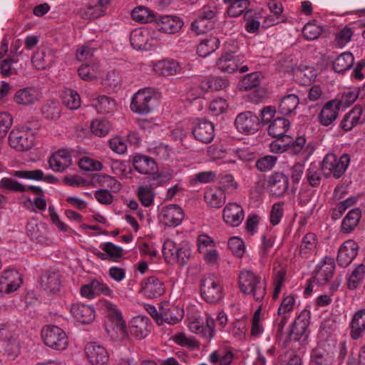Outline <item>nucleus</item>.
<instances>
[{"label": "nucleus", "mask_w": 365, "mask_h": 365, "mask_svg": "<svg viewBox=\"0 0 365 365\" xmlns=\"http://www.w3.org/2000/svg\"><path fill=\"white\" fill-rule=\"evenodd\" d=\"M104 306L106 311L104 327L108 336L116 341L125 339L128 332L121 312L110 302H106Z\"/></svg>", "instance_id": "nucleus-1"}, {"label": "nucleus", "mask_w": 365, "mask_h": 365, "mask_svg": "<svg viewBox=\"0 0 365 365\" xmlns=\"http://www.w3.org/2000/svg\"><path fill=\"white\" fill-rule=\"evenodd\" d=\"M239 287L245 295H252L256 302H262L267 292V282L251 270H242L239 274Z\"/></svg>", "instance_id": "nucleus-2"}, {"label": "nucleus", "mask_w": 365, "mask_h": 365, "mask_svg": "<svg viewBox=\"0 0 365 365\" xmlns=\"http://www.w3.org/2000/svg\"><path fill=\"white\" fill-rule=\"evenodd\" d=\"M132 163L138 173L142 175H151V187L162 186L168 182V178L165 175L157 173L158 165L152 158L143 154H138L133 157Z\"/></svg>", "instance_id": "nucleus-3"}, {"label": "nucleus", "mask_w": 365, "mask_h": 365, "mask_svg": "<svg viewBox=\"0 0 365 365\" xmlns=\"http://www.w3.org/2000/svg\"><path fill=\"white\" fill-rule=\"evenodd\" d=\"M349 162L350 158L347 154H343L338 158L334 153H327L319 164L322 168L324 178L332 176L335 179H339L345 173Z\"/></svg>", "instance_id": "nucleus-4"}, {"label": "nucleus", "mask_w": 365, "mask_h": 365, "mask_svg": "<svg viewBox=\"0 0 365 365\" xmlns=\"http://www.w3.org/2000/svg\"><path fill=\"white\" fill-rule=\"evenodd\" d=\"M201 297L209 304H215L224 297L223 286L214 275L203 277L200 282Z\"/></svg>", "instance_id": "nucleus-5"}, {"label": "nucleus", "mask_w": 365, "mask_h": 365, "mask_svg": "<svg viewBox=\"0 0 365 365\" xmlns=\"http://www.w3.org/2000/svg\"><path fill=\"white\" fill-rule=\"evenodd\" d=\"M156 104L155 96L150 88L139 90L132 98L130 109L140 115H147L150 113Z\"/></svg>", "instance_id": "nucleus-6"}, {"label": "nucleus", "mask_w": 365, "mask_h": 365, "mask_svg": "<svg viewBox=\"0 0 365 365\" xmlns=\"http://www.w3.org/2000/svg\"><path fill=\"white\" fill-rule=\"evenodd\" d=\"M41 338L44 344L55 350L62 351L68 346V341L66 332L54 325H46L41 330Z\"/></svg>", "instance_id": "nucleus-7"}, {"label": "nucleus", "mask_w": 365, "mask_h": 365, "mask_svg": "<svg viewBox=\"0 0 365 365\" xmlns=\"http://www.w3.org/2000/svg\"><path fill=\"white\" fill-rule=\"evenodd\" d=\"M34 136L29 127L12 130L9 135V145L17 151L29 150L34 145Z\"/></svg>", "instance_id": "nucleus-8"}, {"label": "nucleus", "mask_w": 365, "mask_h": 365, "mask_svg": "<svg viewBox=\"0 0 365 365\" xmlns=\"http://www.w3.org/2000/svg\"><path fill=\"white\" fill-rule=\"evenodd\" d=\"M259 117L252 111H245L239 113L235 120L236 129L242 134L252 135L260 128Z\"/></svg>", "instance_id": "nucleus-9"}, {"label": "nucleus", "mask_w": 365, "mask_h": 365, "mask_svg": "<svg viewBox=\"0 0 365 365\" xmlns=\"http://www.w3.org/2000/svg\"><path fill=\"white\" fill-rule=\"evenodd\" d=\"M217 14L215 7L204 6L199 10L197 19L191 24V29L197 34L205 33L212 28L213 19Z\"/></svg>", "instance_id": "nucleus-10"}, {"label": "nucleus", "mask_w": 365, "mask_h": 365, "mask_svg": "<svg viewBox=\"0 0 365 365\" xmlns=\"http://www.w3.org/2000/svg\"><path fill=\"white\" fill-rule=\"evenodd\" d=\"M335 271V261L333 257H325L317 266L311 282L319 285L327 284L332 279Z\"/></svg>", "instance_id": "nucleus-11"}, {"label": "nucleus", "mask_w": 365, "mask_h": 365, "mask_svg": "<svg viewBox=\"0 0 365 365\" xmlns=\"http://www.w3.org/2000/svg\"><path fill=\"white\" fill-rule=\"evenodd\" d=\"M159 221L167 227H177L184 218L182 208L175 204L163 207L158 215Z\"/></svg>", "instance_id": "nucleus-12"}, {"label": "nucleus", "mask_w": 365, "mask_h": 365, "mask_svg": "<svg viewBox=\"0 0 365 365\" xmlns=\"http://www.w3.org/2000/svg\"><path fill=\"white\" fill-rule=\"evenodd\" d=\"M311 312L304 309L295 319L292 324L289 331V339L293 341H299L304 335H307L306 332L309 325Z\"/></svg>", "instance_id": "nucleus-13"}, {"label": "nucleus", "mask_w": 365, "mask_h": 365, "mask_svg": "<svg viewBox=\"0 0 365 365\" xmlns=\"http://www.w3.org/2000/svg\"><path fill=\"white\" fill-rule=\"evenodd\" d=\"M192 134L197 140L210 143L215 136L214 124L207 120L198 119L192 127Z\"/></svg>", "instance_id": "nucleus-14"}, {"label": "nucleus", "mask_w": 365, "mask_h": 365, "mask_svg": "<svg viewBox=\"0 0 365 365\" xmlns=\"http://www.w3.org/2000/svg\"><path fill=\"white\" fill-rule=\"evenodd\" d=\"M85 353L92 365H107L109 354L107 350L97 342H89L85 346Z\"/></svg>", "instance_id": "nucleus-15"}, {"label": "nucleus", "mask_w": 365, "mask_h": 365, "mask_svg": "<svg viewBox=\"0 0 365 365\" xmlns=\"http://www.w3.org/2000/svg\"><path fill=\"white\" fill-rule=\"evenodd\" d=\"M358 244L352 240H346L339 247L336 261L339 266L346 267L356 257L359 250Z\"/></svg>", "instance_id": "nucleus-16"}, {"label": "nucleus", "mask_w": 365, "mask_h": 365, "mask_svg": "<svg viewBox=\"0 0 365 365\" xmlns=\"http://www.w3.org/2000/svg\"><path fill=\"white\" fill-rule=\"evenodd\" d=\"M61 274L56 268L46 270L41 277V286L48 293H56L61 286Z\"/></svg>", "instance_id": "nucleus-17"}, {"label": "nucleus", "mask_w": 365, "mask_h": 365, "mask_svg": "<svg viewBox=\"0 0 365 365\" xmlns=\"http://www.w3.org/2000/svg\"><path fill=\"white\" fill-rule=\"evenodd\" d=\"M22 279L21 274L14 269L4 270L0 276V292L11 293L19 289Z\"/></svg>", "instance_id": "nucleus-18"}, {"label": "nucleus", "mask_w": 365, "mask_h": 365, "mask_svg": "<svg viewBox=\"0 0 365 365\" xmlns=\"http://www.w3.org/2000/svg\"><path fill=\"white\" fill-rule=\"evenodd\" d=\"M289 178L282 173H274L271 175L267 181V190L270 195L280 197L288 189Z\"/></svg>", "instance_id": "nucleus-19"}, {"label": "nucleus", "mask_w": 365, "mask_h": 365, "mask_svg": "<svg viewBox=\"0 0 365 365\" xmlns=\"http://www.w3.org/2000/svg\"><path fill=\"white\" fill-rule=\"evenodd\" d=\"M165 290L163 282L154 276L147 277L141 284L140 292L150 299L160 297L164 294Z\"/></svg>", "instance_id": "nucleus-20"}, {"label": "nucleus", "mask_w": 365, "mask_h": 365, "mask_svg": "<svg viewBox=\"0 0 365 365\" xmlns=\"http://www.w3.org/2000/svg\"><path fill=\"white\" fill-rule=\"evenodd\" d=\"M72 163L71 153L66 149H60L49 158V167L54 172L62 173Z\"/></svg>", "instance_id": "nucleus-21"}, {"label": "nucleus", "mask_w": 365, "mask_h": 365, "mask_svg": "<svg viewBox=\"0 0 365 365\" xmlns=\"http://www.w3.org/2000/svg\"><path fill=\"white\" fill-rule=\"evenodd\" d=\"M243 208L236 202L228 203L223 210V220L232 227L239 226L244 220Z\"/></svg>", "instance_id": "nucleus-22"}, {"label": "nucleus", "mask_w": 365, "mask_h": 365, "mask_svg": "<svg viewBox=\"0 0 365 365\" xmlns=\"http://www.w3.org/2000/svg\"><path fill=\"white\" fill-rule=\"evenodd\" d=\"M340 109V103L338 100H331L327 102L321 110L318 119L324 126L331 125L337 118Z\"/></svg>", "instance_id": "nucleus-23"}, {"label": "nucleus", "mask_w": 365, "mask_h": 365, "mask_svg": "<svg viewBox=\"0 0 365 365\" xmlns=\"http://www.w3.org/2000/svg\"><path fill=\"white\" fill-rule=\"evenodd\" d=\"M153 70L158 76L168 77L180 73L182 67L176 60L165 58L155 62Z\"/></svg>", "instance_id": "nucleus-24"}, {"label": "nucleus", "mask_w": 365, "mask_h": 365, "mask_svg": "<svg viewBox=\"0 0 365 365\" xmlns=\"http://www.w3.org/2000/svg\"><path fill=\"white\" fill-rule=\"evenodd\" d=\"M155 23L159 31L165 34L178 33L182 27L183 21L175 16H163L156 17Z\"/></svg>", "instance_id": "nucleus-25"}, {"label": "nucleus", "mask_w": 365, "mask_h": 365, "mask_svg": "<svg viewBox=\"0 0 365 365\" xmlns=\"http://www.w3.org/2000/svg\"><path fill=\"white\" fill-rule=\"evenodd\" d=\"M150 38L148 30L143 28L134 29L130 35V45L136 50H150Z\"/></svg>", "instance_id": "nucleus-26"}, {"label": "nucleus", "mask_w": 365, "mask_h": 365, "mask_svg": "<svg viewBox=\"0 0 365 365\" xmlns=\"http://www.w3.org/2000/svg\"><path fill=\"white\" fill-rule=\"evenodd\" d=\"M54 59L55 56L52 50L41 48L32 56L31 62L36 69L44 70L53 64Z\"/></svg>", "instance_id": "nucleus-27"}, {"label": "nucleus", "mask_w": 365, "mask_h": 365, "mask_svg": "<svg viewBox=\"0 0 365 365\" xmlns=\"http://www.w3.org/2000/svg\"><path fill=\"white\" fill-rule=\"evenodd\" d=\"M318 252V240L315 234L309 232L306 234L299 247L300 257L309 259L317 255Z\"/></svg>", "instance_id": "nucleus-28"}, {"label": "nucleus", "mask_w": 365, "mask_h": 365, "mask_svg": "<svg viewBox=\"0 0 365 365\" xmlns=\"http://www.w3.org/2000/svg\"><path fill=\"white\" fill-rule=\"evenodd\" d=\"M150 319L147 317L138 316L133 317L129 326V332L131 336L138 339H144L150 332Z\"/></svg>", "instance_id": "nucleus-29"}, {"label": "nucleus", "mask_w": 365, "mask_h": 365, "mask_svg": "<svg viewBox=\"0 0 365 365\" xmlns=\"http://www.w3.org/2000/svg\"><path fill=\"white\" fill-rule=\"evenodd\" d=\"M41 98L40 91L34 88L28 87L19 89L14 95V101L19 105L29 106L34 104Z\"/></svg>", "instance_id": "nucleus-30"}, {"label": "nucleus", "mask_w": 365, "mask_h": 365, "mask_svg": "<svg viewBox=\"0 0 365 365\" xmlns=\"http://www.w3.org/2000/svg\"><path fill=\"white\" fill-rule=\"evenodd\" d=\"M72 316L82 324H90L95 318V311L91 306L84 304H73L71 307Z\"/></svg>", "instance_id": "nucleus-31"}, {"label": "nucleus", "mask_w": 365, "mask_h": 365, "mask_svg": "<svg viewBox=\"0 0 365 365\" xmlns=\"http://www.w3.org/2000/svg\"><path fill=\"white\" fill-rule=\"evenodd\" d=\"M350 337L353 340L361 338L365 332V309L358 310L353 316L350 324Z\"/></svg>", "instance_id": "nucleus-32"}, {"label": "nucleus", "mask_w": 365, "mask_h": 365, "mask_svg": "<svg viewBox=\"0 0 365 365\" xmlns=\"http://www.w3.org/2000/svg\"><path fill=\"white\" fill-rule=\"evenodd\" d=\"M229 86L227 79L220 76H210L200 83L201 91H199L197 96H202L205 92L223 90Z\"/></svg>", "instance_id": "nucleus-33"}, {"label": "nucleus", "mask_w": 365, "mask_h": 365, "mask_svg": "<svg viewBox=\"0 0 365 365\" xmlns=\"http://www.w3.org/2000/svg\"><path fill=\"white\" fill-rule=\"evenodd\" d=\"M290 126V122L289 120L282 118L277 117L271 122L268 126V134L275 138H290L289 136L285 135ZM282 141H285L282 139Z\"/></svg>", "instance_id": "nucleus-34"}, {"label": "nucleus", "mask_w": 365, "mask_h": 365, "mask_svg": "<svg viewBox=\"0 0 365 365\" xmlns=\"http://www.w3.org/2000/svg\"><path fill=\"white\" fill-rule=\"evenodd\" d=\"M364 118L361 117V111L354 107L346 113L340 122L339 127L345 132L350 131L357 125L364 123Z\"/></svg>", "instance_id": "nucleus-35"}, {"label": "nucleus", "mask_w": 365, "mask_h": 365, "mask_svg": "<svg viewBox=\"0 0 365 365\" xmlns=\"http://www.w3.org/2000/svg\"><path fill=\"white\" fill-rule=\"evenodd\" d=\"M204 198L210 207L220 208L225 203L226 195L225 191L220 188L211 187L206 190Z\"/></svg>", "instance_id": "nucleus-36"}, {"label": "nucleus", "mask_w": 365, "mask_h": 365, "mask_svg": "<svg viewBox=\"0 0 365 365\" xmlns=\"http://www.w3.org/2000/svg\"><path fill=\"white\" fill-rule=\"evenodd\" d=\"M361 217V211L359 208L351 209L342 220L341 232L344 234L352 232L359 225Z\"/></svg>", "instance_id": "nucleus-37"}, {"label": "nucleus", "mask_w": 365, "mask_h": 365, "mask_svg": "<svg viewBox=\"0 0 365 365\" xmlns=\"http://www.w3.org/2000/svg\"><path fill=\"white\" fill-rule=\"evenodd\" d=\"M240 58L232 53H226L222 56L217 62V68L223 71L232 73L240 68Z\"/></svg>", "instance_id": "nucleus-38"}, {"label": "nucleus", "mask_w": 365, "mask_h": 365, "mask_svg": "<svg viewBox=\"0 0 365 365\" xmlns=\"http://www.w3.org/2000/svg\"><path fill=\"white\" fill-rule=\"evenodd\" d=\"M184 312L176 306H162L160 309V317L170 324H175L183 317Z\"/></svg>", "instance_id": "nucleus-39"}, {"label": "nucleus", "mask_w": 365, "mask_h": 365, "mask_svg": "<svg viewBox=\"0 0 365 365\" xmlns=\"http://www.w3.org/2000/svg\"><path fill=\"white\" fill-rule=\"evenodd\" d=\"M106 4L97 2L94 5H87L81 7L78 11V14L81 18L86 20L96 19L106 14L105 6Z\"/></svg>", "instance_id": "nucleus-40"}, {"label": "nucleus", "mask_w": 365, "mask_h": 365, "mask_svg": "<svg viewBox=\"0 0 365 365\" xmlns=\"http://www.w3.org/2000/svg\"><path fill=\"white\" fill-rule=\"evenodd\" d=\"M220 40L214 36L205 37L197 47V54L201 57H206L215 51L220 46Z\"/></svg>", "instance_id": "nucleus-41"}, {"label": "nucleus", "mask_w": 365, "mask_h": 365, "mask_svg": "<svg viewBox=\"0 0 365 365\" xmlns=\"http://www.w3.org/2000/svg\"><path fill=\"white\" fill-rule=\"evenodd\" d=\"M354 63V58L351 52H344L338 56L333 62L332 68L336 73H344L349 70Z\"/></svg>", "instance_id": "nucleus-42"}, {"label": "nucleus", "mask_w": 365, "mask_h": 365, "mask_svg": "<svg viewBox=\"0 0 365 365\" xmlns=\"http://www.w3.org/2000/svg\"><path fill=\"white\" fill-rule=\"evenodd\" d=\"M322 168L319 163H312L307 170L305 178L308 183L314 187L319 186L322 178Z\"/></svg>", "instance_id": "nucleus-43"}, {"label": "nucleus", "mask_w": 365, "mask_h": 365, "mask_svg": "<svg viewBox=\"0 0 365 365\" xmlns=\"http://www.w3.org/2000/svg\"><path fill=\"white\" fill-rule=\"evenodd\" d=\"M299 99L295 94H289L284 96L279 106V112L284 115L292 113L298 107Z\"/></svg>", "instance_id": "nucleus-44"}, {"label": "nucleus", "mask_w": 365, "mask_h": 365, "mask_svg": "<svg viewBox=\"0 0 365 365\" xmlns=\"http://www.w3.org/2000/svg\"><path fill=\"white\" fill-rule=\"evenodd\" d=\"M234 358L230 351L215 350L208 356V361L213 365H230Z\"/></svg>", "instance_id": "nucleus-45"}, {"label": "nucleus", "mask_w": 365, "mask_h": 365, "mask_svg": "<svg viewBox=\"0 0 365 365\" xmlns=\"http://www.w3.org/2000/svg\"><path fill=\"white\" fill-rule=\"evenodd\" d=\"M132 19L138 23L146 24L155 21L156 16L154 13L145 6H138L131 13Z\"/></svg>", "instance_id": "nucleus-46"}, {"label": "nucleus", "mask_w": 365, "mask_h": 365, "mask_svg": "<svg viewBox=\"0 0 365 365\" xmlns=\"http://www.w3.org/2000/svg\"><path fill=\"white\" fill-rule=\"evenodd\" d=\"M61 99L64 106L70 110H76L80 107V96L73 89L66 88L63 90L61 93Z\"/></svg>", "instance_id": "nucleus-47"}, {"label": "nucleus", "mask_w": 365, "mask_h": 365, "mask_svg": "<svg viewBox=\"0 0 365 365\" xmlns=\"http://www.w3.org/2000/svg\"><path fill=\"white\" fill-rule=\"evenodd\" d=\"M115 101L106 96H100L93 99V106L100 113H109L114 110Z\"/></svg>", "instance_id": "nucleus-48"}, {"label": "nucleus", "mask_w": 365, "mask_h": 365, "mask_svg": "<svg viewBox=\"0 0 365 365\" xmlns=\"http://www.w3.org/2000/svg\"><path fill=\"white\" fill-rule=\"evenodd\" d=\"M100 247L103 252L107 253L109 261L119 262L123 257V248L112 242H108L101 244Z\"/></svg>", "instance_id": "nucleus-49"}, {"label": "nucleus", "mask_w": 365, "mask_h": 365, "mask_svg": "<svg viewBox=\"0 0 365 365\" xmlns=\"http://www.w3.org/2000/svg\"><path fill=\"white\" fill-rule=\"evenodd\" d=\"M42 115L48 119L56 120L61 115V107L55 101H48L41 108Z\"/></svg>", "instance_id": "nucleus-50"}, {"label": "nucleus", "mask_w": 365, "mask_h": 365, "mask_svg": "<svg viewBox=\"0 0 365 365\" xmlns=\"http://www.w3.org/2000/svg\"><path fill=\"white\" fill-rule=\"evenodd\" d=\"M110 129L111 124L106 119H95L91 124L92 133L98 137L106 136L108 134Z\"/></svg>", "instance_id": "nucleus-51"}, {"label": "nucleus", "mask_w": 365, "mask_h": 365, "mask_svg": "<svg viewBox=\"0 0 365 365\" xmlns=\"http://www.w3.org/2000/svg\"><path fill=\"white\" fill-rule=\"evenodd\" d=\"M365 275V265L359 264L351 272L348 279V287L350 289H356L361 284Z\"/></svg>", "instance_id": "nucleus-52"}, {"label": "nucleus", "mask_w": 365, "mask_h": 365, "mask_svg": "<svg viewBox=\"0 0 365 365\" xmlns=\"http://www.w3.org/2000/svg\"><path fill=\"white\" fill-rule=\"evenodd\" d=\"M354 35V31L349 26H345L334 34V43L337 48H343L350 41Z\"/></svg>", "instance_id": "nucleus-53"}, {"label": "nucleus", "mask_w": 365, "mask_h": 365, "mask_svg": "<svg viewBox=\"0 0 365 365\" xmlns=\"http://www.w3.org/2000/svg\"><path fill=\"white\" fill-rule=\"evenodd\" d=\"M246 24L245 25V30L250 34L258 32L260 26V23L258 20L257 13L252 10H247L244 15Z\"/></svg>", "instance_id": "nucleus-54"}, {"label": "nucleus", "mask_w": 365, "mask_h": 365, "mask_svg": "<svg viewBox=\"0 0 365 365\" xmlns=\"http://www.w3.org/2000/svg\"><path fill=\"white\" fill-rule=\"evenodd\" d=\"M0 187L10 192H24L27 190L26 186L10 178H3L0 180Z\"/></svg>", "instance_id": "nucleus-55"}, {"label": "nucleus", "mask_w": 365, "mask_h": 365, "mask_svg": "<svg viewBox=\"0 0 365 365\" xmlns=\"http://www.w3.org/2000/svg\"><path fill=\"white\" fill-rule=\"evenodd\" d=\"M329 358V353L321 348H315L311 353V361L313 365H328Z\"/></svg>", "instance_id": "nucleus-56"}, {"label": "nucleus", "mask_w": 365, "mask_h": 365, "mask_svg": "<svg viewBox=\"0 0 365 365\" xmlns=\"http://www.w3.org/2000/svg\"><path fill=\"white\" fill-rule=\"evenodd\" d=\"M138 197L142 205L149 207L153 203L154 194L152 192V187L149 186H140L138 190Z\"/></svg>", "instance_id": "nucleus-57"}, {"label": "nucleus", "mask_w": 365, "mask_h": 365, "mask_svg": "<svg viewBox=\"0 0 365 365\" xmlns=\"http://www.w3.org/2000/svg\"><path fill=\"white\" fill-rule=\"evenodd\" d=\"M227 14L231 17H237L240 16L250 6L249 0H240L229 4Z\"/></svg>", "instance_id": "nucleus-58"}, {"label": "nucleus", "mask_w": 365, "mask_h": 365, "mask_svg": "<svg viewBox=\"0 0 365 365\" xmlns=\"http://www.w3.org/2000/svg\"><path fill=\"white\" fill-rule=\"evenodd\" d=\"M322 28L312 22H309L303 28L302 34L308 41H313L317 39L322 34Z\"/></svg>", "instance_id": "nucleus-59"}, {"label": "nucleus", "mask_w": 365, "mask_h": 365, "mask_svg": "<svg viewBox=\"0 0 365 365\" xmlns=\"http://www.w3.org/2000/svg\"><path fill=\"white\" fill-rule=\"evenodd\" d=\"M296 304L295 297L292 294L284 296L278 308V315L287 314L292 312Z\"/></svg>", "instance_id": "nucleus-60"}, {"label": "nucleus", "mask_w": 365, "mask_h": 365, "mask_svg": "<svg viewBox=\"0 0 365 365\" xmlns=\"http://www.w3.org/2000/svg\"><path fill=\"white\" fill-rule=\"evenodd\" d=\"M79 76L85 81L97 78L98 71L94 65L83 64L78 70Z\"/></svg>", "instance_id": "nucleus-61"}, {"label": "nucleus", "mask_w": 365, "mask_h": 365, "mask_svg": "<svg viewBox=\"0 0 365 365\" xmlns=\"http://www.w3.org/2000/svg\"><path fill=\"white\" fill-rule=\"evenodd\" d=\"M240 87L245 91L250 90L259 84L258 73L253 72L245 76L240 81Z\"/></svg>", "instance_id": "nucleus-62"}, {"label": "nucleus", "mask_w": 365, "mask_h": 365, "mask_svg": "<svg viewBox=\"0 0 365 365\" xmlns=\"http://www.w3.org/2000/svg\"><path fill=\"white\" fill-rule=\"evenodd\" d=\"M173 341L175 344L187 347L189 349H195L197 347V342L192 338H188L184 333H178L173 337Z\"/></svg>", "instance_id": "nucleus-63"}, {"label": "nucleus", "mask_w": 365, "mask_h": 365, "mask_svg": "<svg viewBox=\"0 0 365 365\" xmlns=\"http://www.w3.org/2000/svg\"><path fill=\"white\" fill-rule=\"evenodd\" d=\"M228 247L235 256L241 257L245 252V245L242 240L237 237H231L228 241Z\"/></svg>", "instance_id": "nucleus-64"}]
</instances>
